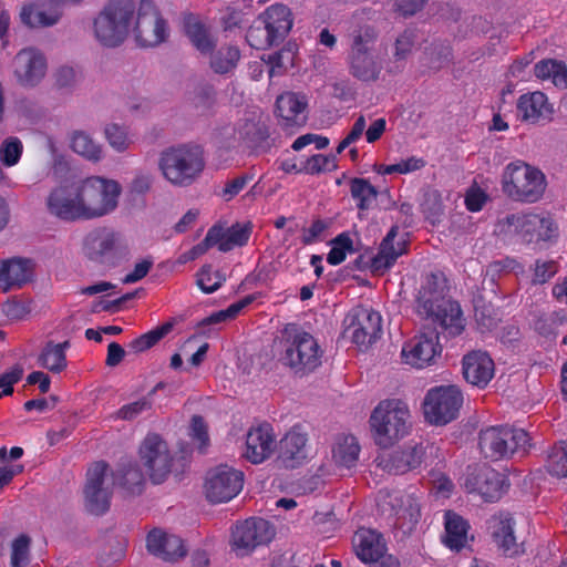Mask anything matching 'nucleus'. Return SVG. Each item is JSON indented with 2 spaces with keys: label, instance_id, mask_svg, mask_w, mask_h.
Masks as SVG:
<instances>
[{
  "label": "nucleus",
  "instance_id": "9b49d317",
  "mask_svg": "<svg viewBox=\"0 0 567 567\" xmlns=\"http://www.w3.org/2000/svg\"><path fill=\"white\" fill-rule=\"evenodd\" d=\"M133 32L136 43L143 48L156 47L168 38L167 21L152 0H141L135 11Z\"/></svg>",
  "mask_w": 567,
  "mask_h": 567
},
{
  "label": "nucleus",
  "instance_id": "680f3d73",
  "mask_svg": "<svg viewBox=\"0 0 567 567\" xmlns=\"http://www.w3.org/2000/svg\"><path fill=\"white\" fill-rule=\"evenodd\" d=\"M246 40L248 44L256 50H266L272 45H278V43L270 37V33L264 27L251 25L247 30Z\"/></svg>",
  "mask_w": 567,
  "mask_h": 567
},
{
  "label": "nucleus",
  "instance_id": "aec40b11",
  "mask_svg": "<svg viewBox=\"0 0 567 567\" xmlns=\"http://www.w3.org/2000/svg\"><path fill=\"white\" fill-rule=\"evenodd\" d=\"M47 206L52 215L62 220H85L78 186L54 188L48 196Z\"/></svg>",
  "mask_w": 567,
  "mask_h": 567
},
{
  "label": "nucleus",
  "instance_id": "1a4fd4ad",
  "mask_svg": "<svg viewBox=\"0 0 567 567\" xmlns=\"http://www.w3.org/2000/svg\"><path fill=\"white\" fill-rule=\"evenodd\" d=\"M85 220L105 216L117 207L121 186L116 181L91 176L78 186Z\"/></svg>",
  "mask_w": 567,
  "mask_h": 567
},
{
  "label": "nucleus",
  "instance_id": "7c9ffc66",
  "mask_svg": "<svg viewBox=\"0 0 567 567\" xmlns=\"http://www.w3.org/2000/svg\"><path fill=\"white\" fill-rule=\"evenodd\" d=\"M399 233L398 226H392L382 239L378 254L371 258L370 269L373 274L382 275L390 269L404 252V243L394 244Z\"/></svg>",
  "mask_w": 567,
  "mask_h": 567
},
{
  "label": "nucleus",
  "instance_id": "13d9d810",
  "mask_svg": "<svg viewBox=\"0 0 567 567\" xmlns=\"http://www.w3.org/2000/svg\"><path fill=\"white\" fill-rule=\"evenodd\" d=\"M30 544L31 539L28 535L21 534L11 546V566L28 567L30 563Z\"/></svg>",
  "mask_w": 567,
  "mask_h": 567
},
{
  "label": "nucleus",
  "instance_id": "6ab92c4d",
  "mask_svg": "<svg viewBox=\"0 0 567 567\" xmlns=\"http://www.w3.org/2000/svg\"><path fill=\"white\" fill-rule=\"evenodd\" d=\"M109 464L104 461L95 462L86 472L84 486L85 508L93 515H103L111 505L112 492L104 487V478Z\"/></svg>",
  "mask_w": 567,
  "mask_h": 567
},
{
  "label": "nucleus",
  "instance_id": "f257e3e1",
  "mask_svg": "<svg viewBox=\"0 0 567 567\" xmlns=\"http://www.w3.org/2000/svg\"><path fill=\"white\" fill-rule=\"evenodd\" d=\"M449 280L441 270L431 272L427 278V320L442 329V333L454 338L464 330V319L458 302L447 297Z\"/></svg>",
  "mask_w": 567,
  "mask_h": 567
},
{
  "label": "nucleus",
  "instance_id": "2eb2a0df",
  "mask_svg": "<svg viewBox=\"0 0 567 567\" xmlns=\"http://www.w3.org/2000/svg\"><path fill=\"white\" fill-rule=\"evenodd\" d=\"M499 233L518 235L523 240H549L556 231L550 219L535 214H512L498 221Z\"/></svg>",
  "mask_w": 567,
  "mask_h": 567
},
{
  "label": "nucleus",
  "instance_id": "39448f33",
  "mask_svg": "<svg viewBox=\"0 0 567 567\" xmlns=\"http://www.w3.org/2000/svg\"><path fill=\"white\" fill-rule=\"evenodd\" d=\"M410 413L405 405L395 401H383L373 410L370 425L377 445L392 446L408 434Z\"/></svg>",
  "mask_w": 567,
  "mask_h": 567
},
{
  "label": "nucleus",
  "instance_id": "dca6fc26",
  "mask_svg": "<svg viewBox=\"0 0 567 567\" xmlns=\"http://www.w3.org/2000/svg\"><path fill=\"white\" fill-rule=\"evenodd\" d=\"M274 537L275 528L270 522L251 517L236 525L231 545L238 556H246L258 546L269 544Z\"/></svg>",
  "mask_w": 567,
  "mask_h": 567
},
{
  "label": "nucleus",
  "instance_id": "6e6552de",
  "mask_svg": "<svg viewBox=\"0 0 567 567\" xmlns=\"http://www.w3.org/2000/svg\"><path fill=\"white\" fill-rule=\"evenodd\" d=\"M529 446V435L523 429L508 425L487 426L478 433V449L481 454L491 461L509 458L518 451H526Z\"/></svg>",
  "mask_w": 567,
  "mask_h": 567
},
{
  "label": "nucleus",
  "instance_id": "ddd939ff",
  "mask_svg": "<svg viewBox=\"0 0 567 567\" xmlns=\"http://www.w3.org/2000/svg\"><path fill=\"white\" fill-rule=\"evenodd\" d=\"M346 333L361 349H368L382 333L381 315L372 308L358 306L344 319Z\"/></svg>",
  "mask_w": 567,
  "mask_h": 567
},
{
  "label": "nucleus",
  "instance_id": "a211bd4d",
  "mask_svg": "<svg viewBox=\"0 0 567 567\" xmlns=\"http://www.w3.org/2000/svg\"><path fill=\"white\" fill-rule=\"evenodd\" d=\"M140 455L154 484L163 483L171 473L173 457L167 444L158 434L151 433L144 439Z\"/></svg>",
  "mask_w": 567,
  "mask_h": 567
},
{
  "label": "nucleus",
  "instance_id": "774afa93",
  "mask_svg": "<svg viewBox=\"0 0 567 567\" xmlns=\"http://www.w3.org/2000/svg\"><path fill=\"white\" fill-rule=\"evenodd\" d=\"M416 34L414 30H404L395 40L394 56L396 60L405 59L413 50Z\"/></svg>",
  "mask_w": 567,
  "mask_h": 567
},
{
  "label": "nucleus",
  "instance_id": "a878e982",
  "mask_svg": "<svg viewBox=\"0 0 567 567\" xmlns=\"http://www.w3.org/2000/svg\"><path fill=\"white\" fill-rule=\"evenodd\" d=\"M146 547L154 556L171 563L185 557L187 554V549L181 537L157 529L148 533Z\"/></svg>",
  "mask_w": 567,
  "mask_h": 567
},
{
  "label": "nucleus",
  "instance_id": "0eeeda50",
  "mask_svg": "<svg viewBox=\"0 0 567 567\" xmlns=\"http://www.w3.org/2000/svg\"><path fill=\"white\" fill-rule=\"evenodd\" d=\"M323 351L316 338L306 331H297L285 340L279 361L297 377H306L321 365Z\"/></svg>",
  "mask_w": 567,
  "mask_h": 567
},
{
  "label": "nucleus",
  "instance_id": "0e129e2a",
  "mask_svg": "<svg viewBox=\"0 0 567 567\" xmlns=\"http://www.w3.org/2000/svg\"><path fill=\"white\" fill-rule=\"evenodd\" d=\"M532 270V284L544 285L557 274L558 267L554 260L537 259Z\"/></svg>",
  "mask_w": 567,
  "mask_h": 567
},
{
  "label": "nucleus",
  "instance_id": "e433bc0d",
  "mask_svg": "<svg viewBox=\"0 0 567 567\" xmlns=\"http://www.w3.org/2000/svg\"><path fill=\"white\" fill-rule=\"evenodd\" d=\"M209 59L210 69L219 75L231 73L237 68L241 52L235 44L221 45L218 50H214Z\"/></svg>",
  "mask_w": 567,
  "mask_h": 567
},
{
  "label": "nucleus",
  "instance_id": "c03bdc74",
  "mask_svg": "<svg viewBox=\"0 0 567 567\" xmlns=\"http://www.w3.org/2000/svg\"><path fill=\"white\" fill-rule=\"evenodd\" d=\"M534 72L538 79H550L556 86L567 87V68L563 61L542 60L535 64Z\"/></svg>",
  "mask_w": 567,
  "mask_h": 567
},
{
  "label": "nucleus",
  "instance_id": "8fccbe9b",
  "mask_svg": "<svg viewBox=\"0 0 567 567\" xmlns=\"http://www.w3.org/2000/svg\"><path fill=\"white\" fill-rule=\"evenodd\" d=\"M546 467L553 476L567 477V442L561 441L551 447Z\"/></svg>",
  "mask_w": 567,
  "mask_h": 567
},
{
  "label": "nucleus",
  "instance_id": "603ef678",
  "mask_svg": "<svg viewBox=\"0 0 567 567\" xmlns=\"http://www.w3.org/2000/svg\"><path fill=\"white\" fill-rule=\"evenodd\" d=\"M336 168L337 163L333 155L315 154L301 162V171L310 175L332 172Z\"/></svg>",
  "mask_w": 567,
  "mask_h": 567
},
{
  "label": "nucleus",
  "instance_id": "393cba45",
  "mask_svg": "<svg viewBox=\"0 0 567 567\" xmlns=\"http://www.w3.org/2000/svg\"><path fill=\"white\" fill-rule=\"evenodd\" d=\"M352 547L357 557L363 563L378 561L386 553L383 535L371 528H359L352 537Z\"/></svg>",
  "mask_w": 567,
  "mask_h": 567
},
{
  "label": "nucleus",
  "instance_id": "9d476101",
  "mask_svg": "<svg viewBox=\"0 0 567 567\" xmlns=\"http://www.w3.org/2000/svg\"><path fill=\"white\" fill-rule=\"evenodd\" d=\"M378 506L382 515L386 516L389 524L404 533H412L422 516L421 505L412 494L386 493Z\"/></svg>",
  "mask_w": 567,
  "mask_h": 567
},
{
  "label": "nucleus",
  "instance_id": "69168bd1",
  "mask_svg": "<svg viewBox=\"0 0 567 567\" xmlns=\"http://www.w3.org/2000/svg\"><path fill=\"white\" fill-rule=\"evenodd\" d=\"M23 372L22 365L14 364L8 371L0 374V399L13 393V385L22 379Z\"/></svg>",
  "mask_w": 567,
  "mask_h": 567
},
{
  "label": "nucleus",
  "instance_id": "20e7f679",
  "mask_svg": "<svg viewBox=\"0 0 567 567\" xmlns=\"http://www.w3.org/2000/svg\"><path fill=\"white\" fill-rule=\"evenodd\" d=\"M378 37L377 29L369 24L360 27L351 35L349 70L360 81L374 82L382 72V63L374 54Z\"/></svg>",
  "mask_w": 567,
  "mask_h": 567
},
{
  "label": "nucleus",
  "instance_id": "f704fd0d",
  "mask_svg": "<svg viewBox=\"0 0 567 567\" xmlns=\"http://www.w3.org/2000/svg\"><path fill=\"white\" fill-rule=\"evenodd\" d=\"M70 346L69 340L61 343L48 341L38 357V364L52 373L62 372L68 365L65 352Z\"/></svg>",
  "mask_w": 567,
  "mask_h": 567
},
{
  "label": "nucleus",
  "instance_id": "a19ab883",
  "mask_svg": "<svg viewBox=\"0 0 567 567\" xmlns=\"http://www.w3.org/2000/svg\"><path fill=\"white\" fill-rule=\"evenodd\" d=\"M400 355L401 362L405 365L417 370L425 367V332L423 328L403 343Z\"/></svg>",
  "mask_w": 567,
  "mask_h": 567
},
{
  "label": "nucleus",
  "instance_id": "bf43d9fd",
  "mask_svg": "<svg viewBox=\"0 0 567 567\" xmlns=\"http://www.w3.org/2000/svg\"><path fill=\"white\" fill-rule=\"evenodd\" d=\"M104 134L110 146L116 152L126 151L131 144L127 130L118 124L106 125Z\"/></svg>",
  "mask_w": 567,
  "mask_h": 567
},
{
  "label": "nucleus",
  "instance_id": "5fc2aeb1",
  "mask_svg": "<svg viewBox=\"0 0 567 567\" xmlns=\"http://www.w3.org/2000/svg\"><path fill=\"white\" fill-rule=\"evenodd\" d=\"M425 165L422 157L410 156L394 164H381L377 172L381 175L410 174L421 169Z\"/></svg>",
  "mask_w": 567,
  "mask_h": 567
},
{
  "label": "nucleus",
  "instance_id": "473e14b6",
  "mask_svg": "<svg viewBox=\"0 0 567 567\" xmlns=\"http://www.w3.org/2000/svg\"><path fill=\"white\" fill-rule=\"evenodd\" d=\"M307 101L303 95L293 92H285L276 100V111L286 126L300 125L305 122L303 112Z\"/></svg>",
  "mask_w": 567,
  "mask_h": 567
},
{
  "label": "nucleus",
  "instance_id": "4c0bfd02",
  "mask_svg": "<svg viewBox=\"0 0 567 567\" xmlns=\"http://www.w3.org/2000/svg\"><path fill=\"white\" fill-rule=\"evenodd\" d=\"M115 247V237L113 234L96 233L91 234L84 241V255L92 261L102 264L105 258L112 254Z\"/></svg>",
  "mask_w": 567,
  "mask_h": 567
},
{
  "label": "nucleus",
  "instance_id": "7ed1b4c3",
  "mask_svg": "<svg viewBox=\"0 0 567 567\" xmlns=\"http://www.w3.org/2000/svg\"><path fill=\"white\" fill-rule=\"evenodd\" d=\"M205 167L203 151L199 146L182 145L162 152L159 168L164 177L173 185H192Z\"/></svg>",
  "mask_w": 567,
  "mask_h": 567
},
{
  "label": "nucleus",
  "instance_id": "09e8293b",
  "mask_svg": "<svg viewBox=\"0 0 567 567\" xmlns=\"http://www.w3.org/2000/svg\"><path fill=\"white\" fill-rule=\"evenodd\" d=\"M163 388V383L159 382L156 384V386L148 393L147 396H143L134 402L124 404L116 411V419L118 420H125V421H132L136 419L138 415L144 413L145 411H148L153 406L152 396L155 394V392Z\"/></svg>",
  "mask_w": 567,
  "mask_h": 567
},
{
  "label": "nucleus",
  "instance_id": "37998d69",
  "mask_svg": "<svg viewBox=\"0 0 567 567\" xmlns=\"http://www.w3.org/2000/svg\"><path fill=\"white\" fill-rule=\"evenodd\" d=\"M115 481L128 494H141L145 483L144 474L136 463H122L114 475Z\"/></svg>",
  "mask_w": 567,
  "mask_h": 567
},
{
  "label": "nucleus",
  "instance_id": "f03ea898",
  "mask_svg": "<svg viewBox=\"0 0 567 567\" xmlns=\"http://www.w3.org/2000/svg\"><path fill=\"white\" fill-rule=\"evenodd\" d=\"M135 17V0H109L94 19L96 40L106 48H116L127 38Z\"/></svg>",
  "mask_w": 567,
  "mask_h": 567
},
{
  "label": "nucleus",
  "instance_id": "3c124183",
  "mask_svg": "<svg viewBox=\"0 0 567 567\" xmlns=\"http://www.w3.org/2000/svg\"><path fill=\"white\" fill-rule=\"evenodd\" d=\"M251 235V225L236 223L226 230V238L220 243L219 251L227 252L234 247L245 246Z\"/></svg>",
  "mask_w": 567,
  "mask_h": 567
},
{
  "label": "nucleus",
  "instance_id": "338daca9",
  "mask_svg": "<svg viewBox=\"0 0 567 567\" xmlns=\"http://www.w3.org/2000/svg\"><path fill=\"white\" fill-rule=\"evenodd\" d=\"M220 24L225 32H233L243 29L246 24L245 13L243 10L227 7L225 13L220 18Z\"/></svg>",
  "mask_w": 567,
  "mask_h": 567
},
{
  "label": "nucleus",
  "instance_id": "2f4dec72",
  "mask_svg": "<svg viewBox=\"0 0 567 567\" xmlns=\"http://www.w3.org/2000/svg\"><path fill=\"white\" fill-rule=\"evenodd\" d=\"M307 435L297 427L280 440L279 457L286 467L295 468L306 458Z\"/></svg>",
  "mask_w": 567,
  "mask_h": 567
},
{
  "label": "nucleus",
  "instance_id": "e2e57ef3",
  "mask_svg": "<svg viewBox=\"0 0 567 567\" xmlns=\"http://www.w3.org/2000/svg\"><path fill=\"white\" fill-rule=\"evenodd\" d=\"M330 225V220L321 218L315 219L309 227L302 228L301 243L308 246L322 241Z\"/></svg>",
  "mask_w": 567,
  "mask_h": 567
},
{
  "label": "nucleus",
  "instance_id": "58836bf2",
  "mask_svg": "<svg viewBox=\"0 0 567 567\" xmlns=\"http://www.w3.org/2000/svg\"><path fill=\"white\" fill-rule=\"evenodd\" d=\"M517 109L522 118L530 122L545 117L550 111L546 95L538 91L522 95L518 100Z\"/></svg>",
  "mask_w": 567,
  "mask_h": 567
},
{
  "label": "nucleus",
  "instance_id": "72a5a7b5",
  "mask_svg": "<svg viewBox=\"0 0 567 567\" xmlns=\"http://www.w3.org/2000/svg\"><path fill=\"white\" fill-rule=\"evenodd\" d=\"M430 449L431 455L437 460L436 468L427 472V484H431V493L437 499L440 498H449L454 489L453 482L441 472V466L444 463L445 455L444 452L434 444L427 446Z\"/></svg>",
  "mask_w": 567,
  "mask_h": 567
},
{
  "label": "nucleus",
  "instance_id": "4d7b16f0",
  "mask_svg": "<svg viewBox=\"0 0 567 567\" xmlns=\"http://www.w3.org/2000/svg\"><path fill=\"white\" fill-rule=\"evenodd\" d=\"M378 465L391 474H404L409 472V462H406L402 450L383 454L377 458Z\"/></svg>",
  "mask_w": 567,
  "mask_h": 567
},
{
  "label": "nucleus",
  "instance_id": "864d4df0",
  "mask_svg": "<svg viewBox=\"0 0 567 567\" xmlns=\"http://www.w3.org/2000/svg\"><path fill=\"white\" fill-rule=\"evenodd\" d=\"M23 153V144L16 136L7 137L0 145V161L3 166L12 167L17 165Z\"/></svg>",
  "mask_w": 567,
  "mask_h": 567
},
{
  "label": "nucleus",
  "instance_id": "052dcab7",
  "mask_svg": "<svg viewBox=\"0 0 567 567\" xmlns=\"http://www.w3.org/2000/svg\"><path fill=\"white\" fill-rule=\"evenodd\" d=\"M225 279L218 271L214 272L210 265L203 266L197 274V286L205 293L215 292Z\"/></svg>",
  "mask_w": 567,
  "mask_h": 567
},
{
  "label": "nucleus",
  "instance_id": "79ce46f5",
  "mask_svg": "<svg viewBox=\"0 0 567 567\" xmlns=\"http://www.w3.org/2000/svg\"><path fill=\"white\" fill-rule=\"evenodd\" d=\"M467 522L456 513L447 511L445 513V544L451 549H462L467 540Z\"/></svg>",
  "mask_w": 567,
  "mask_h": 567
},
{
  "label": "nucleus",
  "instance_id": "a18cd8bd",
  "mask_svg": "<svg viewBox=\"0 0 567 567\" xmlns=\"http://www.w3.org/2000/svg\"><path fill=\"white\" fill-rule=\"evenodd\" d=\"M71 148L87 161L99 162L102 158V146L83 131H76L71 137Z\"/></svg>",
  "mask_w": 567,
  "mask_h": 567
},
{
  "label": "nucleus",
  "instance_id": "423d86ee",
  "mask_svg": "<svg viewBox=\"0 0 567 567\" xmlns=\"http://www.w3.org/2000/svg\"><path fill=\"white\" fill-rule=\"evenodd\" d=\"M502 188L513 200L535 203L545 192V175L524 162H513L504 169Z\"/></svg>",
  "mask_w": 567,
  "mask_h": 567
},
{
  "label": "nucleus",
  "instance_id": "49530a36",
  "mask_svg": "<svg viewBox=\"0 0 567 567\" xmlns=\"http://www.w3.org/2000/svg\"><path fill=\"white\" fill-rule=\"evenodd\" d=\"M350 192L360 210H368L378 196L377 188L368 179L360 177L351 179Z\"/></svg>",
  "mask_w": 567,
  "mask_h": 567
},
{
  "label": "nucleus",
  "instance_id": "f3484780",
  "mask_svg": "<svg viewBox=\"0 0 567 567\" xmlns=\"http://www.w3.org/2000/svg\"><path fill=\"white\" fill-rule=\"evenodd\" d=\"M465 487L478 494L486 502H496L507 492L509 483L505 475L487 465L468 467Z\"/></svg>",
  "mask_w": 567,
  "mask_h": 567
},
{
  "label": "nucleus",
  "instance_id": "6e6d98bb",
  "mask_svg": "<svg viewBox=\"0 0 567 567\" xmlns=\"http://www.w3.org/2000/svg\"><path fill=\"white\" fill-rule=\"evenodd\" d=\"M353 250V241L347 233L339 234L332 240V247L327 255V261L331 266H338L346 260L347 251Z\"/></svg>",
  "mask_w": 567,
  "mask_h": 567
},
{
  "label": "nucleus",
  "instance_id": "ea45409f",
  "mask_svg": "<svg viewBox=\"0 0 567 567\" xmlns=\"http://www.w3.org/2000/svg\"><path fill=\"white\" fill-rule=\"evenodd\" d=\"M360 445L353 435H343L337 439L332 449V458L338 466L351 468L357 465Z\"/></svg>",
  "mask_w": 567,
  "mask_h": 567
},
{
  "label": "nucleus",
  "instance_id": "412c9836",
  "mask_svg": "<svg viewBox=\"0 0 567 567\" xmlns=\"http://www.w3.org/2000/svg\"><path fill=\"white\" fill-rule=\"evenodd\" d=\"M14 75L23 86H35L45 75L44 55L34 48L20 50L13 60Z\"/></svg>",
  "mask_w": 567,
  "mask_h": 567
},
{
  "label": "nucleus",
  "instance_id": "4be33fe9",
  "mask_svg": "<svg viewBox=\"0 0 567 567\" xmlns=\"http://www.w3.org/2000/svg\"><path fill=\"white\" fill-rule=\"evenodd\" d=\"M183 30L193 47L200 54L212 53L217 47V39L210 25L197 13L185 12L182 18Z\"/></svg>",
  "mask_w": 567,
  "mask_h": 567
},
{
  "label": "nucleus",
  "instance_id": "c85d7f7f",
  "mask_svg": "<svg viewBox=\"0 0 567 567\" xmlns=\"http://www.w3.org/2000/svg\"><path fill=\"white\" fill-rule=\"evenodd\" d=\"M259 19L278 44L284 42L293 24L290 8L282 3H275L268 7L260 14Z\"/></svg>",
  "mask_w": 567,
  "mask_h": 567
},
{
  "label": "nucleus",
  "instance_id": "bb28decb",
  "mask_svg": "<svg viewBox=\"0 0 567 567\" xmlns=\"http://www.w3.org/2000/svg\"><path fill=\"white\" fill-rule=\"evenodd\" d=\"M238 140L255 153H267L274 146L269 126L264 121L246 120L236 128Z\"/></svg>",
  "mask_w": 567,
  "mask_h": 567
},
{
  "label": "nucleus",
  "instance_id": "5701e85b",
  "mask_svg": "<svg viewBox=\"0 0 567 567\" xmlns=\"http://www.w3.org/2000/svg\"><path fill=\"white\" fill-rule=\"evenodd\" d=\"M463 375L466 382L477 388H485L494 377V361L487 352L473 350L462 360Z\"/></svg>",
  "mask_w": 567,
  "mask_h": 567
},
{
  "label": "nucleus",
  "instance_id": "cd10ccee",
  "mask_svg": "<svg viewBox=\"0 0 567 567\" xmlns=\"http://www.w3.org/2000/svg\"><path fill=\"white\" fill-rule=\"evenodd\" d=\"M515 522L508 513L495 515L489 520L491 534L494 543L506 556H515L523 551L514 533Z\"/></svg>",
  "mask_w": 567,
  "mask_h": 567
},
{
  "label": "nucleus",
  "instance_id": "c756f323",
  "mask_svg": "<svg viewBox=\"0 0 567 567\" xmlns=\"http://www.w3.org/2000/svg\"><path fill=\"white\" fill-rule=\"evenodd\" d=\"M33 271L30 260L24 258H10L0 261V289L9 291L21 288L32 278Z\"/></svg>",
  "mask_w": 567,
  "mask_h": 567
},
{
  "label": "nucleus",
  "instance_id": "c9c22d12",
  "mask_svg": "<svg viewBox=\"0 0 567 567\" xmlns=\"http://www.w3.org/2000/svg\"><path fill=\"white\" fill-rule=\"evenodd\" d=\"M62 16L60 9L49 4V9H40L37 4L30 3L22 7L20 18L23 24L29 28H47L56 24Z\"/></svg>",
  "mask_w": 567,
  "mask_h": 567
},
{
  "label": "nucleus",
  "instance_id": "b1692460",
  "mask_svg": "<svg viewBox=\"0 0 567 567\" xmlns=\"http://www.w3.org/2000/svg\"><path fill=\"white\" fill-rule=\"evenodd\" d=\"M275 442L274 430L269 423L251 427L246 437V458L254 464L264 462L272 454Z\"/></svg>",
  "mask_w": 567,
  "mask_h": 567
},
{
  "label": "nucleus",
  "instance_id": "4468645a",
  "mask_svg": "<svg viewBox=\"0 0 567 567\" xmlns=\"http://www.w3.org/2000/svg\"><path fill=\"white\" fill-rule=\"evenodd\" d=\"M244 486V473L228 465H218L206 474L204 484L206 498L214 504L226 503L236 497Z\"/></svg>",
  "mask_w": 567,
  "mask_h": 567
},
{
  "label": "nucleus",
  "instance_id": "f8f14e48",
  "mask_svg": "<svg viewBox=\"0 0 567 567\" xmlns=\"http://www.w3.org/2000/svg\"><path fill=\"white\" fill-rule=\"evenodd\" d=\"M463 395L456 385H440L427 391V423L444 426L456 420Z\"/></svg>",
  "mask_w": 567,
  "mask_h": 567
},
{
  "label": "nucleus",
  "instance_id": "de8ad7c7",
  "mask_svg": "<svg viewBox=\"0 0 567 567\" xmlns=\"http://www.w3.org/2000/svg\"><path fill=\"white\" fill-rule=\"evenodd\" d=\"M173 326V322H165L146 333L141 334L128 343V349L135 353H141L151 349L172 331Z\"/></svg>",
  "mask_w": 567,
  "mask_h": 567
}]
</instances>
